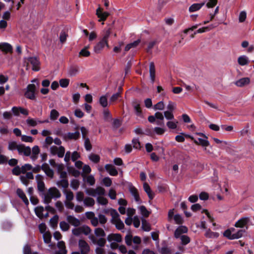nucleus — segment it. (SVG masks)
<instances>
[{
  "label": "nucleus",
  "instance_id": "1",
  "mask_svg": "<svg viewBox=\"0 0 254 254\" xmlns=\"http://www.w3.org/2000/svg\"><path fill=\"white\" fill-rule=\"evenodd\" d=\"M61 196V193L59 190L55 188H50L48 191L43 194L44 202L46 204H49L52 198H57Z\"/></svg>",
  "mask_w": 254,
  "mask_h": 254
},
{
  "label": "nucleus",
  "instance_id": "2",
  "mask_svg": "<svg viewBox=\"0 0 254 254\" xmlns=\"http://www.w3.org/2000/svg\"><path fill=\"white\" fill-rule=\"evenodd\" d=\"M112 216V222L116 225V228L119 230H122L124 228L123 222L119 218V214L115 209H111L110 211Z\"/></svg>",
  "mask_w": 254,
  "mask_h": 254
},
{
  "label": "nucleus",
  "instance_id": "3",
  "mask_svg": "<svg viewBox=\"0 0 254 254\" xmlns=\"http://www.w3.org/2000/svg\"><path fill=\"white\" fill-rule=\"evenodd\" d=\"M67 171L69 175H88L91 171V168L88 165H84L82 167V173L76 170L73 167L67 166Z\"/></svg>",
  "mask_w": 254,
  "mask_h": 254
},
{
  "label": "nucleus",
  "instance_id": "4",
  "mask_svg": "<svg viewBox=\"0 0 254 254\" xmlns=\"http://www.w3.org/2000/svg\"><path fill=\"white\" fill-rule=\"evenodd\" d=\"M25 92L24 93V96L25 98L32 100H36V87L34 84H29L27 85Z\"/></svg>",
  "mask_w": 254,
  "mask_h": 254
},
{
  "label": "nucleus",
  "instance_id": "5",
  "mask_svg": "<svg viewBox=\"0 0 254 254\" xmlns=\"http://www.w3.org/2000/svg\"><path fill=\"white\" fill-rule=\"evenodd\" d=\"M25 64H26V69H28V65L30 64L32 65L33 70L38 71L40 70V62L36 57H31L26 59Z\"/></svg>",
  "mask_w": 254,
  "mask_h": 254
},
{
  "label": "nucleus",
  "instance_id": "6",
  "mask_svg": "<svg viewBox=\"0 0 254 254\" xmlns=\"http://www.w3.org/2000/svg\"><path fill=\"white\" fill-rule=\"evenodd\" d=\"M85 192L88 195L93 197L102 196L105 194V189L101 187H97L96 189L90 188L86 189Z\"/></svg>",
  "mask_w": 254,
  "mask_h": 254
},
{
  "label": "nucleus",
  "instance_id": "7",
  "mask_svg": "<svg viewBox=\"0 0 254 254\" xmlns=\"http://www.w3.org/2000/svg\"><path fill=\"white\" fill-rule=\"evenodd\" d=\"M249 224L252 225L250 217H243L235 223V226L237 228H244L246 227L248 229V225Z\"/></svg>",
  "mask_w": 254,
  "mask_h": 254
},
{
  "label": "nucleus",
  "instance_id": "8",
  "mask_svg": "<svg viewBox=\"0 0 254 254\" xmlns=\"http://www.w3.org/2000/svg\"><path fill=\"white\" fill-rule=\"evenodd\" d=\"M131 104L136 116L140 118H143V115L140 107V101L135 99L132 102Z\"/></svg>",
  "mask_w": 254,
  "mask_h": 254
},
{
  "label": "nucleus",
  "instance_id": "9",
  "mask_svg": "<svg viewBox=\"0 0 254 254\" xmlns=\"http://www.w3.org/2000/svg\"><path fill=\"white\" fill-rule=\"evenodd\" d=\"M78 247L81 254H88L90 251V248L88 244L83 240H79L78 241Z\"/></svg>",
  "mask_w": 254,
  "mask_h": 254
},
{
  "label": "nucleus",
  "instance_id": "10",
  "mask_svg": "<svg viewBox=\"0 0 254 254\" xmlns=\"http://www.w3.org/2000/svg\"><path fill=\"white\" fill-rule=\"evenodd\" d=\"M11 111L15 116H19L20 113L25 116H27L29 114L28 110L21 107H13L11 109Z\"/></svg>",
  "mask_w": 254,
  "mask_h": 254
},
{
  "label": "nucleus",
  "instance_id": "11",
  "mask_svg": "<svg viewBox=\"0 0 254 254\" xmlns=\"http://www.w3.org/2000/svg\"><path fill=\"white\" fill-rule=\"evenodd\" d=\"M0 50L4 54L12 53L13 52L12 46L9 43L6 42L0 43Z\"/></svg>",
  "mask_w": 254,
  "mask_h": 254
},
{
  "label": "nucleus",
  "instance_id": "12",
  "mask_svg": "<svg viewBox=\"0 0 254 254\" xmlns=\"http://www.w3.org/2000/svg\"><path fill=\"white\" fill-rule=\"evenodd\" d=\"M96 14L98 17L99 18V21H105L109 15V13L108 12H103V9L100 7H99L97 10Z\"/></svg>",
  "mask_w": 254,
  "mask_h": 254
},
{
  "label": "nucleus",
  "instance_id": "13",
  "mask_svg": "<svg viewBox=\"0 0 254 254\" xmlns=\"http://www.w3.org/2000/svg\"><path fill=\"white\" fill-rule=\"evenodd\" d=\"M105 46H106L109 48V45L108 43H107V42H104L100 40V41L98 42L94 46V51L96 53L99 54L101 52Z\"/></svg>",
  "mask_w": 254,
  "mask_h": 254
},
{
  "label": "nucleus",
  "instance_id": "14",
  "mask_svg": "<svg viewBox=\"0 0 254 254\" xmlns=\"http://www.w3.org/2000/svg\"><path fill=\"white\" fill-rule=\"evenodd\" d=\"M107 240L109 242H115L117 243L121 242L122 236L119 234H111L107 237Z\"/></svg>",
  "mask_w": 254,
  "mask_h": 254
},
{
  "label": "nucleus",
  "instance_id": "15",
  "mask_svg": "<svg viewBox=\"0 0 254 254\" xmlns=\"http://www.w3.org/2000/svg\"><path fill=\"white\" fill-rule=\"evenodd\" d=\"M66 220L68 223L74 227H78L80 225V221L72 215H68Z\"/></svg>",
  "mask_w": 254,
  "mask_h": 254
},
{
  "label": "nucleus",
  "instance_id": "16",
  "mask_svg": "<svg viewBox=\"0 0 254 254\" xmlns=\"http://www.w3.org/2000/svg\"><path fill=\"white\" fill-rule=\"evenodd\" d=\"M89 238L94 244H96L100 247L104 246L106 244V241L104 237L100 238L98 240H97L94 236L90 235L89 236Z\"/></svg>",
  "mask_w": 254,
  "mask_h": 254
},
{
  "label": "nucleus",
  "instance_id": "17",
  "mask_svg": "<svg viewBox=\"0 0 254 254\" xmlns=\"http://www.w3.org/2000/svg\"><path fill=\"white\" fill-rule=\"evenodd\" d=\"M250 83V79L249 77H243L235 82V84L238 86L242 87Z\"/></svg>",
  "mask_w": 254,
  "mask_h": 254
},
{
  "label": "nucleus",
  "instance_id": "18",
  "mask_svg": "<svg viewBox=\"0 0 254 254\" xmlns=\"http://www.w3.org/2000/svg\"><path fill=\"white\" fill-rule=\"evenodd\" d=\"M43 235V238L44 239V241L46 244H49V247L51 249H54L55 247V245L50 244L51 240L52 238V235L50 232L49 231L46 233H44Z\"/></svg>",
  "mask_w": 254,
  "mask_h": 254
},
{
  "label": "nucleus",
  "instance_id": "19",
  "mask_svg": "<svg viewBox=\"0 0 254 254\" xmlns=\"http://www.w3.org/2000/svg\"><path fill=\"white\" fill-rule=\"evenodd\" d=\"M129 190L130 193L133 196L135 201L138 203H140V200L137 189L133 186H131L129 187Z\"/></svg>",
  "mask_w": 254,
  "mask_h": 254
},
{
  "label": "nucleus",
  "instance_id": "20",
  "mask_svg": "<svg viewBox=\"0 0 254 254\" xmlns=\"http://www.w3.org/2000/svg\"><path fill=\"white\" fill-rule=\"evenodd\" d=\"M21 144H17L16 141H10L8 142V149L11 151H13L17 149L18 152H21Z\"/></svg>",
  "mask_w": 254,
  "mask_h": 254
},
{
  "label": "nucleus",
  "instance_id": "21",
  "mask_svg": "<svg viewBox=\"0 0 254 254\" xmlns=\"http://www.w3.org/2000/svg\"><path fill=\"white\" fill-rule=\"evenodd\" d=\"M188 232V228L184 226L179 227L175 232V237L177 238L181 237L182 234L186 233Z\"/></svg>",
  "mask_w": 254,
  "mask_h": 254
},
{
  "label": "nucleus",
  "instance_id": "22",
  "mask_svg": "<svg viewBox=\"0 0 254 254\" xmlns=\"http://www.w3.org/2000/svg\"><path fill=\"white\" fill-rule=\"evenodd\" d=\"M149 73L151 82L153 83L155 79V67L153 62H151L150 63Z\"/></svg>",
  "mask_w": 254,
  "mask_h": 254
},
{
  "label": "nucleus",
  "instance_id": "23",
  "mask_svg": "<svg viewBox=\"0 0 254 254\" xmlns=\"http://www.w3.org/2000/svg\"><path fill=\"white\" fill-rule=\"evenodd\" d=\"M44 208L42 206H38L35 208V212L36 215L40 218H42L44 217H47L48 213H46L45 214L43 213Z\"/></svg>",
  "mask_w": 254,
  "mask_h": 254
},
{
  "label": "nucleus",
  "instance_id": "24",
  "mask_svg": "<svg viewBox=\"0 0 254 254\" xmlns=\"http://www.w3.org/2000/svg\"><path fill=\"white\" fill-rule=\"evenodd\" d=\"M105 168L110 175H118V171L115 167L112 164H106Z\"/></svg>",
  "mask_w": 254,
  "mask_h": 254
},
{
  "label": "nucleus",
  "instance_id": "25",
  "mask_svg": "<svg viewBox=\"0 0 254 254\" xmlns=\"http://www.w3.org/2000/svg\"><path fill=\"white\" fill-rule=\"evenodd\" d=\"M21 152H19V154L23 153L25 156H29L31 153V149L29 146H25L24 144H21Z\"/></svg>",
  "mask_w": 254,
  "mask_h": 254
},
{
  "label": "nucleus",
  "instance_id": "26",
  "mask_svg": "<svg viewBox=\"0 0 254 254\" xmlns=\"http://www.w3.org/2000/svg\"><path fill=\"white\" fill-rule=\"evenodd\" d=\"M204 4V2L202 3H193L189 7V10L190 12H193L199 10L202 6Z\"/></svg>",
  "mask_w": 254,
  "mask_h": 254
},
{
  "label": "nucleus",
  "instance_id": "27",
  "mask_svg": "<svg viewBox=\"0 0 254 254\" xmlns=\"http://www.w3.org/2000/svg\"><path fill=\"white\" fill-rule=\"evenodd\" d=\"M16 193L18 196L22 199L26 205H28L29 204L28 199L26 197L24 192L22 190L20 189H18L16 190Z\"/></svg>",
  "mask_w": 254,
  "mask_h": 254
},
{
  "label": "nucleus",
  "instance_id": "28",
  "mask_svg": "<svg viewBox=\"0 0 254 254\" xmlns=\"http://www.w3.org/2000/svg\"><path fill=\"white\" fill-rule=\"evenodd\" d=\"M204 236L207 238L216 239L219 236V234L217 232H213L208 229L206 230Z\"/></svg>",
  "mask_w": 254,
  "mask_h": 254
},
{
  "label": "nucleus",
  "instance_id": "29",
  "mask_svg": "<svg viewBox=\"0 0 254 254\" xmlns=\"http://www.w3.org/2000/svg\"><path fill=\"white\" fill-rule=\"evenodd\" d=\"M238 63L240 65L244 66L249 64V60L246 56L243 55L238 58Z\"/></svg>",
  "mask_w": 254,
  "mask_h": 254
},
{
  "label": "nucleus",
  "instance_id": "30",
  "mask_svg": "<svg viewBox=\"0 0 254 254\" xmlns=\"http://www.w3.org/2000/svg\"><path fill=\"white\" fill-rule=\"evenodd\" d=\"M80 137V132L78 131H76L74 132H68L66 136L64 137L65 139L66 138L69 139L76 140Z\"/></svg>",
  "mask_w": 254,
  "mask_h": 254
},
{
  "label": "nucleus",
  "instance_id": "31",
  "mask_svg": "<svg viewBox=\"0 0 254 254\" xmlns=\"http://www.w3.org/2000/svg\"><path fill=\"white\" fill-rule=\"evenodd\" d=\"M58 247L60 249L59 251L56 253L55 254H66V251L65 250V244L63 241H60L58 243Z\"/></svg>",
  "mask_w": 254,
  "mask_h": 254
},
{
  "label": "nucleus",
  "instance_id": "32",
  "mask_svg": "<svg viewBox=\"0 0 254 254\" xmlns=\"http://www.w3.org/2000/svg\"><path fill=\"white\" fill-rule=\"evenodd\" d=\"M193 142L196 145H201L203 147H206L209 145V142L208 140L200 138H198V140L194 139Z\"/></svg>",
  "mask_w": 254,
  "mask_h": 254
},
{
  "label": "nucleus",
  "instance_id": "33",
  "mask_svg": "<svg viewBox=\"0 0 254 254\" xmlns=\"http://www.w3.org/2000/svg\"><path fill=\"white\" fill-rule=\"evenodd\" d=\"M83 203L86 207H92L95 204V200L93 198L86 197L83 200Z\"/></svg>",
  "mask_w": 254,
  "mask_h": 254
},
{
  "label": "nucleus",
  "instance_id": "34",
  "mask_svg": "<svg viewBox=\"0 0 254 254\" xmlns=\"http://www.w3.org/2000/svg\"><path fill=\"white\" fill-rule=\"evenodd\" d=\"M42 176H36V179L37 181L38 190L41 191H43L45 188V184L41 180Z\"/></svg>",
  "mask_w": 254,
  "mask_h": 254
},
{
  "label": "nucleus",
  "instance_id": "35",
  "mask_svg": "<svg viewBox=\"0 0 254 254\" xmlns=\"http://www.w3.org/2000/svg\"><path fill=\"white\" fill-rule=\"evenodd\" d=\"M32 155L31 156V158L33 160H35L37 159L38 155L40 153V149L38 146L35 145L33 147L32 149Z\"/></svg>",
  "mask_w": 254,
  "mask_h": 254
},
{
  "label": "nucleus",
  "instance_id": "36",
  "mask_svg": "<svg viewBox=\"0 0 254 254\" xmlns=\"http://www.w3.org/2000/svg\"><path fill=\"white\" fill-rule=\"evenodd\" d=\"M41 169H42L46 175H54V171L51 169L49 165L47 163H44L41 166Z\"/></svg>",
  "mask_w": 254,
  "mask_h": 254
},
{
  "label": "nucleus",
  "instance_id": "37",
  "mask_svg": "<svg viewBox=\"0 0 254 254\" xmlns=\"http://www.w3.org/2000/svg\"><path fill=\"white\" fill-rule=\"evenodd\" d=\"M111 33V29L110 28H108L107 30H105L103 31V33L102 35V38L101 40L104 42H107L108 43V39L110 37Z\"/></svg>",
  "mask_w": 254,
  "mask_h": 254
},
{
  "label": "nucleus",
  "instance_id": "38",
  "mask_svg": "<svg viewBox=\"0 0 254 254\" xmlns=\"http://www.w3.org/2000/svg\"><path fill=\"white\" fill-rule=\"evenodd\" d=\"M62 179L60 181H59L57 183L58 185L60 187L61 186L63 188H66L68 186V182L67 180L66 179L65 177L66 176H61Z\"/></svg>",
  "mask_w": 254,
  "mask_h": 254
},
{
  "label": "nucleus",
  "instance_id": "39",
  "mask_svg": "<svg viewBox=\"0 0 254 254\" xmlns=\"http://www.w3.org/2000/svg\"><path fill=\"white\" fill-rule=\"evenodd\" d=\"M20 179L24 185L27 186L29 180L34 179V176H20Z\"/></svg>",
  "mask_w": 254,
  "mask_h": 254
},
{
  "label": "nucleus",
  "instance_id": "40",
  "mask_svg": "<svg viewBox=\"0 0 254 254\" xmlns=\"http://www.w3.org/2000/svg\"><path fill=\"white\" fill-rule=\"evenodd\" d=\"M138 209L140 211L141 214L144 217H148L150 213V212L143 205L139 206Z\"/></svg>",
  "mask_w": 254,
  "mask_h": 254
},
{
  "label": "nucleus",
  "instance_id": "41",
  "mask_svg": "<svg viewBox=\"0 0 254 254\" xmlns=\"http://www.w3.org/2000/svg\"><path fill=\"white\" fill-rule=\"evenodd\" d=\"M94 233L96 237L99 238L104 237L106 234L103 229L97 228L94 230Z\"/></svg>",
  "mask_w": 254,
  "mask_h": 254
},
{
  "label": "nucleus",
  "instance_id": "42",
  "mask_svg": "<svg viewBox=\"0 0 254 254\" xmlns=\"http://www.w3.org/2000/svg\"><path fill=\"white\" fill-rule=\"evenodd\" d=\"M83 180L91 186L95 184V179L93 176H83Z\"/></svg>",
  "mask_w": 254,
  "mask_h": 254
},
{
  "label": "nucleus",
  "instance_id": "43",
  "mask_svg": "<svg viewBox=\"0 0 254 254\" xmlns=\"http://www.w3.org/2000/svg\"><path fill=\"white\" fill-rule=\"evenodd\" d=\"M21 168V173L23 174H27L28 171H31L32 166L29 164H25L23 165Z\"/></svg>",
  "mask_w": 254,
  "mask_h": 254
},
{
  "label": "nucleus",
  "instance_id": "44",
  "mask_svg": "<svg viewBox=\"0 0 254 254\" xmlns=\"http://www.w3.org/2000/svg\"><path fill=\"white\" fill-rule=\"evenodd\" d=\"M142 228L144 231L147 232H148L151 230L149 223L143 218L142 219Z\"/></svg>",
  "mask_w": 254,
  "mask_h": 254
},
{
  "label": "nucleus",
  "instance_id": "45",
  "mask_svg": "<svg viewBox=\"0 0 254 254\" xmlns=\"http://www.w3.org/2000/svg\"><path fill=\"white\" fill-rule=\"evenodd\" d=\"M143 189L145 192L148 194L150 199H152L153 196L151 193V190L149 186L147 183H144L143 184Z\"/></svg>",
  "mask_w": 254,
  "mask_h": 254
},
{
  "label": "nucleus",
  "instance_id": "46",
  "mask_svg": "<svg viewBox=\"0 0 254 254\" xmlns=\"http://www.w3.org/2000/svg\"><path fill=\"white\" fill-rule=\"evenodd\" d=\"M89 159L94 163H97L100 161V156L95 154L92 153L90 155L89 157Z\"/></svg>",
  "mask_w": 254,
  "mask_h": 254
},
{
  "label": "nucleus",
  "instance_id": "47",
  "mask_svg": "<svg viewBox=\"0 0 254 254\" xmlns=\"http://www.w3.org/2000/svg\"><path fill=\"white\" fill-rule=\"evenodd\" d=\"M69 83V79L67 78H62L59 80V84L63 88H65L68 86Z\"/></svg>",
  "mask_w": 254,
  "mask_h": 254
},
{
  "label": "nucleus",
  "instance_id": "48",
  "mask_svg": "<svg viewBox=\"0 0 254 254\" xmlns=\"http://www.w3.org/2000/svg\"><path fill=\"white\" fill-rule=\"evenodd\" d=\"M100 104L104 108L108 106L107 98L105 96H102L99 99Z\"/></svg>",
  "mask_w": 254,
  "mask_h": 254
},
{
  "label": "nucleus",
  "instance_id": "49",
  "mask_svg": "<svg viewBox=\"0 0 254 254\" xmlns=\"http://www.w3.org/2000/svg\"><path fill=\"white\" fill-rule=\"evenodd\" d=\"M56 168L57 169L60 175H67L66 172L64 171V166L63 164H58Z\"/></svg>",
  "mask_w": 254,
  "mask_h": 254
},
{
  "label": "nucleus",
  "instance_id": "50",
  "mask_svg": "<svg viewBox=\"0 0 254 254\" xmlns=\"http://www.w3.org/2000/svg\"><path fill=\"white\" fill-rule=\"evenodd\" d=\"M103 196L104 195L98 196L97 198V201L99 204L105 205L108 203V200Z\"/></svg>",
  "mask_w": 254,
  "mask_h": 254
},
{
  "label": "nucleus",
  "instance_id": "51",
  "mask_svg": "<svg viewBox=\"0 0 254 254\" xmlns=\"http://www.w3.org/2000/svg\"><path fill=\"white\" fill-rule=\"evenodd\" d=\"M59 116V113L55 109H53L51 111L50 119L52 120H56Z\"/></svg>",
  "mask_w": 254,
  "mask_h": 254
},
{
  "label": "nucleus",
  "instance_id": "52",
  "mask_svg": "<svg viewBox=\"0 0 254 254\" xmlns=\"http://www.w3.org/2000/svg\"><path fill=\"white\" fill-rule=\"evenodd\" d=\"M87 47H85L82 49L79 52V56H82L84 57H88L90 56V53L87 50Z\"/></svg>",
  "mask_w": 254,
  "mask_h": 254
},
{
  "label": "nucleus",
  "instance_id": "53",
  "mask_svg": "<svg viewBox=\"0 0 254 254\" xmlns=\"http://www.w3.org/2000/svg\"><path fill=\"white\" fill-rule=\"evenodd\" d=\"M84 147L87 151H90L92 149V145L89 138L88 137L84 139Z\"/></svg>",
  "mask_w": 254,
  "mask_h": 254
},
{
  "label": "nucleus",
  "instance_id": "54",
  "mask_svg": "<svg viewBox=\"0 0 254 254\" xmlns=\"http://www.w3.org/2000/svg\"><path fill=\"white\" fill-rule=\"evenodd\" d=\"M82 233L85 235H88L91 232V229L86 225H83L81 226Z\"/></svg>",
  "mask_w": 254,
  "mask_h": 254
},
{
  "label": "nucleus",
  "instance_id": "55",
  "mask_svg": "<svg viewBox=\"0 0 254 254\" xmlns=\"http://www.w3.org/2000/svg\"><path fill=\"white\" fill-rule=\"evenodd\" d=\"M26 123L29 127H34L37 126V122L34 119L28 118L26 120Z\"/></svg>",
  "mask_w": 254,
  "mask_h": 254
},
{
  "label": "nucleus",
  "instance_id": "56",
  "mask_svg": "<svg viewBox=\"0 0 254 254\" xmlns=\"http://www.w3.org/2000/svg\"><path fill=\"white\" fill-rule=\"evenodd\" d=\"M174 220L177 224H181L183 222V219L181 215L179 214H176L174 216Z\"/></svg>",
  "mask_w": 254,
  "mask_h": 254
},
{
  "label": "nucleus",
  "instance_id": "57",
  "mask_svg": "<svg viewBox=\"0 0 254 254\" xmlns=\"http://www.w3.org/2000/svg\"><path fill=\"white\" fill-rule=\"evenodd\" d=\"M21 139L22 141L25 142H32L33 141L32 137L26 135H22L21 137Z\"/></svg>",
  "mask_w": 254,
  "mask_h": 254
},
{
  "label": "nucleus",
  "instance_id": "58",
  "mask_svg": "<svg viewBox=\"0 0 254 254\" xmlns=\"http://www.w3.org/2000/svg\"><path fill=\"white\" fill-rule=\"evenodd\" d=\"M245 232L244 230H239L236 233H233V238L232 239H237L242 237L244 233Z\"/></svg>",
  "mask_w": 254,
  "mask_h": 254
},
{
  "label": "nucleus",
  "instance_id": "59",
  "mask_svg": "<svg viewBox=\"0 0 254 254\" xmlns=\"http://www.w3.org/2000/svg\"><path fill=\"white\" fill-rule=\"evenodd\" d=\"M60 226L61 229L64 231H66L68 230L69 228L68 224L65 221L61 222Z\"/></svg>",
  "mask_w": 254,
  "mask_h": 254
},
{
  "label": "nucleus",
  "instance_id": "60",
  "mask_svg": "<svg viewBox=\"0 0 254 254\" xmlns=\"http://www.w3.org/2000/svg\"><path fill=\"white\" fill-rule=\"evenodd\" d=\"M39 229L40 230V232L41 234H43L44 233H46L48 232H49L48 230H47V226L44 223H41L39 225Z\"/></svg>",
  "mask_w": 254,
  "mask_h": 254
},
{
  "label": "nucleus",
  "instance_id": "61",
  "mask_svg": "<svg viewBox=\"0 0 254 254\" xmlns=\"http://www.w3.org/2000/svg\"><path fill=\"white\" fill-rule=\"evenodd\" d=\"M223 235L230 240H233V239H232V238H233V234L232 233V231L230 229H227L224 231Z\"/></svg>",
  "mask_w": 254,
  "mask_h": 254
},
{
  "label": "nucleus",
  "instance_id": "62",
  "mask_svg": "<svg viewBox=\"0 0 254 254\" xmlns=\"http://www.w3.org/2000/svg\"><path fill=\"white\" fill-rule=\"evenodd\" d=\"M64 153H65V149H64V147H63V146H60L58 149V151L57 153L58 157L60 158L63 157L64 156Z\"/></svg>",
  "mask_w": 254,
  "mask_h": 254
},
{
  "label": "nucleus",
  "instance_id": "63",
  "mask_svg": "<svg viewBox=\"0 0 254 254\" xmlns=\"http://www.w3.org/2000/svg\"><path fill=\"white\" fill-rule=\"evenodd\" d=\"M104 119L107 121L108 119H112V116L108 109H105L103 111Z\"/></svg>",
  "mask_w": 254,
  "mask_h": 254
},
{
  "label": "nucleus",
  "instance_id": "64",
  "mask_svg": "<svg viewBox=\"0 0 254 254\" xmlns=\"http://www.w3.org/2000/svg\"><path fill=\"white\" fill-rule=\"evenodd\" d=\"M24 254H38L37 252L32 253L30 247L28 245H26L23 248Z\"/></svg>",
  "mask_w": 254,
  "mask_h": 254
}]
</instances>
